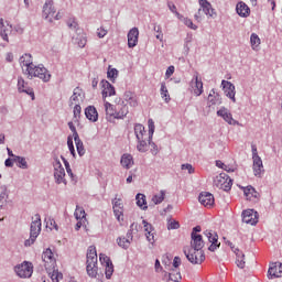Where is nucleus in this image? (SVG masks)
Masks as SVG:
<instances>
[{"label":"nucleus","instance_id":"f257e3e1","mask_svg":"<svg viewBox=\"0 0 282 282\" xmlns=\"http://www.w3.org/2000/svg\"><path fill=\"white\" fill-rule=\"evenodd\" d=\"M104 107L107 118H115V120H123L129 113V107L127 105L113 106L109 101H104Z\"/></svg>","mask_w":282,"mask_h":282},{"label":"nucleus","instance_id":"f03ea898","mask_svg":"<svg viewBox=\"0 0 282 282\" xmlns=\"http://www.w3.org/2000/svg\"><path fill=\"white\" fill-rule=\"evenodd\" d=\"M86 270L87 274L95 279L98 274V253L96 247L90 246L87 250Z\"/></svg>","mask_w":282,"mask_h":282},{"label":"nucleus","instance_id":"7ed1b4c3","mask_svg":"<svg viewBox=\"0 0 282 282\" xmlns=\"http://www.w3.org/2000/svg\"><path fill=\"white\" fill-rule=\"evenodd\" d=\"M28 78H40L43 83H50L52 80V74H50V70L45 68L43 64L33 65L29 70L26 72Z\"/></svg>","mask_w":282,"mask_h":282},{"label":"nucleus","instance_id":"20e7f679","mask_svg":"<svg viewBox=\"0 0 282 282\" xmlns=\"http://www.w3.org/2000/svg\"><path fill=\"white\" fill-rule=\"evenodd\" d=\"M53 169L55 184L67 185V180L65 178V167H63V164L58 158H54Z\"/></svg>","mask_w":282,"mask_h":282},{"label":"nucleus","instance_id":"39448f33","mask_svg":"<svg viewBox=\"0 0 282 282\" xmlns=\"http://www.w3.org/2000/svg\"><path fill=\"white\" fill-rule=\"evenodd\" d=\"M184 254L189 263H193L194 265H199L206 261V254L204 251H197L191 248L188 250L184 249Z\"/></svg>","mask_w":282,"mask_h":282},{"label":"nucleus","instance_id":"423d86ee","mask_svg":"<svg viewBox=\"0 0 282 282\" xmlns=\"http://www.w3.org/2000/svg\"><path fill=\"white\" fill-rule=\"evenodd\" d=\"M214 186L220 188V191L228 192L232 188V178L223 172L214 178Z\"/></svg>","mask_w":282,"mask_h":282},{"label":"nucleus","instance_id":"0eeeda50","mask_svg":"<svg viewBox=\"0 0 282 282\" xmlns=\"http://www.w3.org/2000/svg\"><path fill=\"white\" fill-rule=\"evenodd\" d=\"M14 272L20 279H30L33 272L32 263L24 261L22 264L14 267Z\"/></svg>","mask_w":282,"mask_h":282},{"label":"nucleus","instance_id":"6e6552de","mask_svg":"<svg viewBox=\"0 0 282 282\" xmlns=\"http://www.w3.org/2000/svg\"><path fill=\"white\" fill-rule=\"evenodd\" d=\"M148 129H149V137H148V144L151 147V153L153 155H158V144L153 142V133H155V122L153 119L148 120Z\"/></svg>","mask_w":282,"mask_h":282},{"label":"nucleus","instance_id":"1a4fd4ad","mask_svg":"<svg viewBox=\"0 0 282 282\" xmlns=\"http://www.w3.org/2000/svg\"><path fill=\"white\" fill-rule=\"evenodd\" d=\"M56 14V8H54V0H46L43 6V18L52 23L54 15Z\"/></svg>","mask_w":282,"mask_h":282},{"label":"nucleus","instance_id":"9d476101","mask_svg":"<svg viewBox=\"0 0 282 282\" xmlns=\"http://www.w3.org/2000/svg\"><path fill=\"white\" fill-rule=\"evenodd\" d=\"M42 261L46 270H52L56 265V258L52 249L46 248L42 253Z\"/></svg>","mask_w":282,"mask_h":282},{"label":"nucleus","instance_id":"9b49d317","mask_svg":"<svg viewBox=\"0 0 282 282\" xmlns=\"http://www.w3.org/2000/svg\"><path fill=\"white\" fill-rule=\"evenodd\" d=\"M204 235L205 237H207L209 243H212L208 247V250L210 252H215V250H217V248L221 246V243L219 242V236L217 235V232L208 229L204 231Z\"/></svg>","mask_w":282,"mask_h":282},{"label":"nucleus","instance_id":"f8f14e48","mask_svg":"<svg viewBox=\"0 0 282 282\" xmlns=\"http://www.w3.org/2000/svg\"><path fill=\"white\" fill-rule=\"evenodd\" d=\"M99 261L101 265L106 268V279H111V276L113 275V262H111V258L107 257L105 253H100Z\"/></svg>","mask_w":282,"mask_h":282},{"label":"nucleus","instance_id":"ddd939ff","mask_svg":"<svg viewBox=\"0 0 282 282\" xmlns=\"http://www.w3.org/2000/svg\"><path fill=\"white\" fill-rule=\"evenodd\" d=\"M221 87L224 90L225 96L229 98V100H232V102H237V98L235 97L237 91L235 90V84L231 82H228L226 79L221 80Z\"/></svg>","mask_w":282,"mask_h":282},{"label":"nucleus","instance_id":"4468645a","mask_svg":"<svg viewBox=\"0 0 282 282\" xmlns=\"http://www.w3.org/2000/svg\"><path fill=\"white\" fill-rule=\"evenodd\" d=\"M189 85H191L195 96H202L204 94V83L202 82V78L199 77L198 73H196L193 76Z\"/></svg>","mask_w":282,"mask_h":282},{"label":"nucleus","instance_id":"2eb2a0df","mask_svg":"<svg viewBox=\"0 0 282 282\" xmlns=\"http://www.w3.org/2000/svg\"><path fill=\"white\" fill-rule=\"evenodd\" d=\"M216 113H217L218 118H223V120H225V122H227V124H231L234 127L236 124H239V121H237V120H235V118H232V113L226 107H221L219 110H217Z\"/></svg>","mask_w":282,"mask_h":282},{"label":"nucleus","instance_id":"dca6fc26","mask_svg":"<svg viewBox=\"0 0 282 282\" xmlns=\"http://www.w3.org/2000/svg\"><path fill=\"white\" fill-rule=\"evenodd\" d=\"M257 215L259 214L253 209H246L242 212V221L245 224H250V226H257V224H259Z\"/></svg>","mask_w":282,"mask_h":282},{"label":"nucleus","instance_id":"f3484780","mask_svg":"<svg viewBox=\"0 0 282 282\" xmlns=\"http://www.w3.org/2000/svg\"><path fill=\"white\" fill-rule=\"evenodd\" d=\"M100 85L102 87V91H101V96H102V100L107 101L108 96H116V87H113V85H111V83H109L106 79H102L100 82Z\"/></svg>","mask_w":282,"mask_h":282},{"label":"nucleus","instance_id":"a211bd4d","mask_svg":"<svg viewBox=\"0 0 282 282\" xmlns=\"http://www.w3.org/2000/svg\"><path fill=\"white\" fill-rule=\"evenodd\" d=\"M41 215L35 214L30 227V235L33 238H37L41 235Z\"/></svg>","mask_w":282,"mask_h":282},{"label":"nucleus","instance_id":"6ab92c4d","mask_svg":"<svg viewBox=\"0 0 282 282\" xmlns=\"http://www.w3.org/2000/svg\"><path fill=\"white\" fill-rule=\"evenodd\" d=\"M191 248L199 252H204L203 248L205 246L204 238L199 234H191Z\"/></svg>","mask_w":282,"mask_h":282},{"label":"nucleus","instance_id":"aec40b11","mask_svg":"<svg viewBox=\"0 0 282 282\" xmlns=\"http://www.w3.org/2000/svg\"><path fill=\"white\" fill-rule=\"evenodd\" d=\"M139 36H140V30H138V28L135 26L128 32V47H130V50H132L133 47H135V45H138Z\"/></svg>","mask_w":282,"mask_h":282},{"label":"nucleus","instance_id":"412c9836","mask_svg":"<svg viewBox=\"0 0 282 282\" xmlns=\"http://www.w3.org/2000/svg\"><path fill=\"white\" fill-rule=\"evenodd\" d=\"M268 274L270 279H279L282 276V263L273 262L269 268Z\"/></svg>","mask_w":282,"mask_h":282},{"label":"nucleus","instance_id":"4be33fe9","mask_svg":"<svg viewBox=\"0 0 282 282\" xmlns=\"http://www.w3.org/2000/svg\"><path fill=\"white\" fill-rule=\"evenodd\" d=\"M198 202L206 207H210L215 204V196L208 192H203L198 196Z\"/></svg>","mask_w":282,"mask_h":282},{"label":"nucleus","instance_id":"5701e85b","mask_svg":"<svg viewBox=\"0 0 282 282\" xmlns=\"http://www.w3.org/2000/svg\"><path fill=\"white\" fill-rule=\"evenodd\" d=\"M242 191H243L245 197L249 199V202H252L253 199H259V197H261L259 192H257V189L252 185L242 187Z\"/></svg>","mask_w":282,"mask_h":282},{"label":"nucleus","instance_id":"b1692460","mask_svg":"<svg viewBox=\"0 0 282 282\" xmlns=\"http://www.w3.org/2000/svg\"><path fill=\"white\" fill-rule=\"evenodd\" d=\"M236 12L242 19H248V17H250V7H248V4H246V2L240 1L236 6Z\"/></svg>","mask_w":282,"mask_h":282},{"label":"nucleus","instance_id":"393cba45","mask_svg":"<svg viewBox=\"0 0 282 282\" xmlns=\"http://www.w3.org/2000/svg\"><path fill=\"white\" fill-rule=\"evenodd\" d=\"M83 89L76 87L69 98V107H72L73 105H80V102H83Z\"/></svg>","mask_w":282,"mask_h":282},{"label":"nucleus","instance_id":"a878e982","mask_svg":"<svg viewBox=\"0 0 282 282\" xmlns=\"http://www.w3.org/2000/svg\"><path fill=\"white\" fill-rule=\"evenodd\" d=\"M253 164H252V170H253V175L256 177H261V174L263 173V160L261 158L258 159H252Z\"/></svg>","mask_w":282,"mask_h":282},{"label":"nucleus","instance_id":"bb28decb","mask_svg":"<svg viewBox=\"0 0 282 282\" xmlns=\"http://www.w3.org/2000/svg\"><path fill=\"white\" fill-rule=\"evenodd\" d=\"M12 33V25L7 23V25L3 23V19H0V36L4 41H9L8 35Z\"/></svg>","mask_w":282,"mask_h":282},{"label":"nucleus","instance_id":"cd10ccee","mask_svg":"<svg viewBox=\"0 0 282 282\" xmlns=\"http://www.w3.org/2000/svg\"><path fill=\"white\" fill-rule=\"evenodd\" d=\"M85 116L87 120H90V122H98V110H96V107L88 106L85 109Z\"/></svg>","mask_w":282,"mask_h":282},{"label":"nucleus","instance_id":"c85d7f7f","mask_svg":"<svg viewBox=\"0 0 282 282\" xmlns=\"http://www.w3.org/2000/svg\"><path fill=\"white\" fill-rule=\"evenodd\" d=\"M20 65L21 67H26V74L30 70V68L34 65V62L32 61V54L25 53L20 57Z\"/></svg>","mask_w":282,"mask_h":282},{"label":"nucleus","instance_id":"c756f323","mask_svg":"<svg viewBox=\"0 0 282 282\" xmlns=\"http://www.w3.org/2000/svg\"><path fill=\"white\" fill-rule=\"evenodd\" d=\"M123 100H126V102L129 104L130 107H138V97L135 96V93L131 90H127L123 94Z\"/></svg>","mask_w":282,"mask_h":282},{"label":"nucleus","instance_id":"7c9ffc66","mask_svg":"<svg viewBox=\"0 0 282 282\" xmlns=\"http://www.w3.org/2000/svg\"><path fill=\"white\" fill-rule=\"evenodd\" d=\"M200 10H203L204 14L206 17H210L212 19L217 18V12H215V9H213V4L210 2H205L203 4H199Z\"/></svg>","mask_w":282,"mask_h":282},{"label":"nucleus","instance_id":"2f4dec72","mask_svg":"<svg viewBox=\"0 0 282 282\" xmlns=\"http://www.w3.org/2000/svg\"><path fill=\"white\" fill-rule=\"evenodd\" d=\"M120 164H121V166H123V169H127V171H129V169H131L134 164L133 155H131L129 153L122 154Z\"/></svg>","mask_w":282,"mask_h":282},{"label":"nucleus","instance_id":"473e14b6","mask_svg":"<svg viewBox=\"0 0 282 282\" xmlns=\"http://www.w3.org/2000/svg\"><path fill=\"white\" fill-rule=\"evenodd\" d=\"M208 102H210V105H221V96L219 93L215 91V88L209 91Z\"/></svg>","mask_w":282,"mask_h":282},{"label":"nucleus","instance_id":"72a5a7b5","mask_svg":"<svg viewBox=\"0 0 282 282\" xmlns=\"http://www.w3.org/2000/svg\"><path fill=\"white\" fill-rule=\"evenodd\" d=\"M235 254H236V263L237 265L243 270L246 268V256L243 254V252H241V250L239 249H236L235 250Z\"/></svg>","mask_w":282,"mask_h":282},{"label":"nucleus","instance_id":"f704fd0d","mask_svg":"<svg viewBox=\"0 0 282 282\" xmlns=\"http://www.w3.org/2000/svg\"><path fill=\"white\" fill-rule=\"evenodd\" d=\"M160 95L164 102H171V95L169 94V88H166V83H161Z\"/></svg>","mask_w":282,"mask_h":282},{"label":"nucleus","instance_id":"c9c22d12","mask_svg":"<svg viewBox=\"0 0 282 282\" xmlns=\"http://www.w3.org/2000/svg\"><path fill=\"white\" fill-rule=\"evenodd\" d=\"M145 133H147V130L144 129V126H142V123L134 124V135L137 140H142Z\"/></svg>","mask_w":282,"mask_h":282},{"label":"nucleus","instance_id":"e433bc0d","mask_svg":"<svg viewBox=\"0 0 282 282\" xmlns=\"http://www.w3.org/2000/svg\"><path fill=\"white\" fill-rule=\"evenodd\" d=\"M135 200H137V206H139L141 210H147V208H149L147 206V196L144 194H137Z\"/></svg>","mask_w":282,"mask_h":282},{"label":"nucleus","instance_id":"4c0bfd02","mask_svg":"<svg viewBox=\"0 0 282 282\" xmlns=\"http://www.w3.org/2000/svg\"><path fill=\"white\" fill-rule=\"evenodd\" d=\"M137 151H139V153H147V151H149V143H147L144 138L137 139Z\"/></svg>","mask_w":282,"mask_h":282},{"label":"nucleus","instance_id":"58836bf2","mask_svg":"<svg viewBox=\"0 0 282 282\" xmlns=\"http://www.w3.org/2000/svg\"><path fill=\"white\" fill-rule=\"evenodd\" d=\"M117 243H118L119 248H122L123 250H129V248L131 246V241L128 240L126 237H118Z\"/></svg>","mask_w":282,"mask_h":282},{"label":"nucleus","instance_id":"ea45409f","mask_svg":"<svg viewBox=\"0 0 282 282\" xmlns=\"http://www.w3.org/2000/svg\"><path fill=\"white\" fill-rule=\"evenodd\" d=\"M182 279V273L177 269H172L169 273V281L180 282Z\"/></svg>","mask_w":282,"mask_h":282},{"label":"nucleus","instance_id":"a19ab883","mask_svg":"<svg viewBox=\"0 0 282 282\" xmlns=\"http://www.w3.org/2000/svg\"><path fill=\"white\" fill-rule=\"evenodd\" d=\"M74 142L76 144L78 155L83 158V155H85V145L83 144L80 137H78L77 139H74Z\"/></svg>","mask_w":282,"mask_h":282},{"label":"nucleus","instance_id":"79ce46f5","mask_svg":"<svg viewBox=\"0 0 282 282\" xmlns=\"http://www.w3.org/2000/svg\"><path fill=\"white\" fill-rule=\"evenodd\" d=\"M75 43L78 47H85V45H87V35L85 33L77 35L75 37Z\"/></svg>","mask_w":282,"mask_h":282},{"label":"nucleus","instance_id":"37998d69","mask_svg":"<svg viewBox=\"0 0 282 282\" xmlns=\"http://www.w3.org/2000/svg\"><path fill=\"white\" fill-rule=\"evenodd\" d=\"M118 69L117 68H111V66L108 67L107 72V78L111 80V83H116V78H118Z\"/></svg>","mask_w":282,"mask_h":282},{"label":"nucleus","instance_id":"c03bdc74","mask_svg":"<svg viewBox=\"0 0 282 282\" xmlns=\"http://www.w3.org/2000/svg\"><path fill=\"white\" fill-rule=\"evenodd\" d=\"M164 197H166V192L165 191H161L159 194H156V195H154L152 197V202L155 205L162 204L164 202Z\"/></svg>","mask_w":282,"mask_h":282},{"label":"nucleus","instance_id":"a18cd8bd","mask_svg":"<svg viewBox=\"0 0 282 282\" xmlns=\"http://www.w3.org/2000/svg\"><path fill=\"white\" fill-rule=\"evenodd\" d=\"M6 202H8V188L2 187V191L0 192V210L6 206Z\"/></svg>","mask_w":282,"mask_h":282},{"label":"nucleus","instance_id":"49530a36","mask_svg":"<svg viewBox=\"0 0 282 282\" xmlns=\"http://www.w3.org/2000/svg\"><path fill=\"white\" fill-rule=\"evenodd\" d=\"M67 26L69 28V30H73L74 32L80 31V29L78 28V22H76L75 18H69L67 20Z\"/></svg>","mask_w":282,"mask_h":282},{"label":"nucleus","instance_id":"de8ad7c7","mask_svg":"<svg viewBox=\"0 0 282 282\" xmlns=\"http://www.w3.org/2000/svg\"><path fill=\"white\" fill-rule=\"evenodd\" d=\"M180 21H182L184 25H186V28H189V30H197V25L193 23V20L184 18V15H182Z\"/></svg>","mask_w":282,"mask_h":282},{"label":"nucleus","instance_id":"09e8293b","mask_svg":"<svg viewBox=\"0 0 282 282\" xmlns=\"http://www.w3.org/2000/svg\"><path fill=\"white\" fill-rule=\"evenodd\" d=\"M74 215H75V218L77 219V221H80V220L85 219V215H86L85 209L83 207L77 206Z\"/></svg>","mask_w":282,"mask_h":282},{"label":"nucleus","instance_id":"8fccbe9b","mask_svg":"<svg viewBox=\"0 0 282 282\" xmlns=\"http://www.w3.org/2000/svg\"><path fill=\"white\" fill-rule=\"evenodd\" d=\"M13 162H18L19 169H28V161H25V158L23 156H15Z\"/></svg>","mask_w":282,"mask_h":282},{"label":"nucleus","instance_id":"3c124183","mask_svg":"<svg viewBox=\"0 0 282 282\" xmlns=\"http://www.w3.org/2000/svg\"><path fill=\"white\" fill-rule=\"evenodd\" d=\"M82 111H83V108L80 107V104L75 105L73 110L75 122H78V120H80Z\"/></svg>","mask_w":282,"mask_h":282},{"label":"nucleus","instance_id":"603ef678","mask_svg":"<svg viewBox=\"0 0 282 282\" xmlns=\"http://www.w3.org/2000/svg\"><path fill=\"white\" fill-rule=\"evenodd\" d=\"M250 43L252 47L261 45V39H259V35H257V33L251 34Z\"/></svg>","mask_w":282,"mask_h":282},{"label":"nucleus","instance_id":"864d4df0","mask_svg":"<svg viewBox=\"0 0 282 282\" xmlns=\"http://www.w3.org/2000/svg\"><path fill=\"white\" fill-rule=\"evenodd\" d=\"M67 147L68 151H70V155H73V158H76V150L74 149V139L72 137L67 138Z\"/></svg>","mask_w":282,"mask_h":282},{"label":"nucleus","instance_id":"5fc2aeb1","mask_svg":"<svg viewBox=\"0 0 282 282\" xmlns=\"http://www.w3.org/2000/svg\"><path fill=\"white\" fill-rule=\"evenodd\" d=\"M50 276L53 282H59L61 280H63V273L58 271H53L52 273H50Z\"/></svg>","mask_w":282,"mask_h":282},{"label":"nucleus","instance_id":"6e6d98bb","mask_svg":"<svg viewBox=\"0 0 282 282\" xmlns=\"http://www.w3.org/2000/svg\"><path fill=\"white\" fill-rule=\"evenodd\" d=\"M23 89H28V83L23 77H18V91H23Z\"/></svg>","mask_w":282,"mask_h":282},{"label":"nucleus","instance_id":"4d7b16f0","mask_svg":"<svg viewBox=\"0 0 282 282\" xmlns=\"http://www.w3.org/2000/svg\"><path fill=\"white\" fill-rule=\"evenodd\" d=\"M112 208L113 209H124V204H122V199L120 198H115L112 199Z\"/></svg>","mask_w":282,"mask_h":282},{"label":"nucleus","instance_id":"13d9d810","mask_svg":"<svg viewBox=\"0 0 282 282\" xmlns=\"http://www.w3.org/2000/svg\"><path fill=\"white\" fill-rule=\"evenodd\" d=\"M167 8L173 14H176L177 19H182V14L177 12V7L173 2H167Z\"/></svg>","mask_w":282,"mask_h":282},{"label":"nucleus","instance_id":"bf43d9fd","mask_svg":"<svg viewBox=\"0 0 282 282\" xmlns=\"http://www.w3.org/2000/svg\"><path fill=\"white\" fill-rule=\"evenodd\" d=\"M113 215L118 221H123L124 219V209H113Z\"/></svg>","mask_w":282,"mask_h":282},{"label":"nucleus","instance_id":"052dcab7","mask_svg":"<svg viewBox=\"0 0 282 282\" xmlns=\"http://www.w3.org/2000/svg\"><path fill=\"white\" fill-rule=\"evenodd\" d=\"M19 94H28V96L31 97V100H34V99H35L34 89L31 88V87H26V88L20 90Z\"/></svg>","mask_w":282,"mask_h":282},{"label":"nucleus","instance_id":"680f3d73","mask_svg":"<svg viewBox=\"0 0 282 282\" xmlns=\"http://www.w3.org/2000/svg\"><path fill=\"white\" fill-rule=\"evenodd\" d=\"M180 228V223L177 220L167 221V230H177Z\"/></svg>","mask_w":282,"mask_h":282},{"label":"nucleus","instance_id":"e2e57ef3","mask_svg":"<svg viewBox=\"0 0 282 282\" xmlns=\"http://www.w3.org/2000/svg\"><path fill=\"white\" fill-rule=\"evenodd\" d=\"M68 129L72 131L74 140H77V138H80L78 135V131H76V126H74V122L72 121L68 122Z\"/></svg>","mask_w":282,"mask_h":282},{"label":"nucleus","instance_id":"0e129e2a","mask_svg":"<svg viewBox=\"0 0 282 282\" xmlns=\"http://www.w3.org/2000/svg\"><path fill=\"white\" fill-rule=\"evenodd\" d=\"M154 32L158 33L155 35L158 41H162L164 39V34L162 33V26L161 25H154Z\"/></svg>","mask_w":282,"mask_h":282},{"label":"nucleus","instance_id":"69168bd1","mask_svg":"<svg viewBox=\"0 0 282 282\" xmlns=\"http://www.w3.org/2000/svg\"><path fill=\"white\" fill-rule=\"evenodd\" d=\"M134 226H135V223H132L130 225V229L127 231L126 237H124L126 239L130 240V242L133 241V227Z\"/></svg>","mask_w":282,"mask_h":282},{"label":"nucleus","instance_id":"338daca9","mask_svg":"<svg viewBox=\"0 0 282 282\" xmlns=\"http://www.w3.org/2000/svg\"><path fill=\"white\" fill-rule=\"evenodd\" d=\"M145 237L150 243H155V234L153 231H145Z\"/></svg>","mask_w":282,"mask_h":282},{"label":"nucleus","instance_id":"774afa93","mask_svg":"<svg viewBox=\"0 0 282 282\" xmlns=\"http://www.w3.org/2000/svg\"><path fill=\"white\" fill-rule=\"evenodd\" d=\"M172 74H175V66H169L165 72V78H170Z\"/></svg>","mask_w":282,"mask_h":282}]
</instances>
